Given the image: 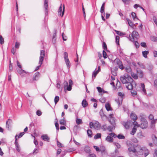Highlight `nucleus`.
<instances>
[{"mask_svg":"<svg viewBox=\"0 0 157 157\" xmlns=\"http://www.w3.org/2000/svg\"><path fill=\"white\" fill-rule=\"evenodd\" d=\"M120 80L123 84H125L126 87L128 89L130 90L132 89V84L134 83V82L130 75L125 74L121 77Z\"/></svg>","mask_w":157,"mask_h":157,"instance_id":"nucleus-1","label":"nucleus"},{"mask_svg":"<svg viewBox=\"0 0 157 157\" xmlns=\"http://www.w3.org/2000/svg\"><path fill=\"white\" fill-rule=\"evenodd\" d=\"M137 147L139 148L138 155H144V156L146 157L149 154L148 150L145 147H142L140 145H137Z\"/></svg>","mask_w":157,"mask_h":157,"instance_id":"nucleus-2","label":"nucleus"},{"mask_svg":"<svg viewBox=\"0 0 157 157\" xmlns=\"http://www.w3.org/2000/svg\"><path fill=\"white\" fill-rule=\"evenodd\" d=\"M45 56V51L44 50H41L40 52V56L39 58V64H40L37 66L36 68L35 71L38 70L41 67L42 64V62L44 60V58Z\"/></svg>","mask_w":157,"mask_h":157,"instance_id":"nucleus-3","label":"nucleus"},{"mask_svg":"<svg viewBox=\"0 0 157 157\" xmlns=\"http://www.w3.org/2000/svg\"><path fill=\"white\" fill-rule=\"evenodd\" d=\"M128 151L130 152L129 155H130L131 153H132L134 155L138 156V155L139 152L138 151L139 150V148L137 147V145L136 147V148L133 146H131L128 148Z\"/></svg>","mask_w":157,"mask_h":157,"instance_id":"nucleus-4","label":"nucleus"},{"mask_svg":"<svg viewBox=\"0 0 157 157\" xmlns=\"http://www.w3.org/2000/svg\"><path fill=\"white\" fill-rule=\"evenodd\" d=\"M140 120L141 122L140 127L143 129L146 128L148 126L147 121L144 117H141Z\"/></svg>","mask_w":157,"mask_h":157,"instance_id":"nucleus-5","label":"nucleus"},{"mask_svg":"<svg viewBox=\"0 0 157 157\" xmlns=\"http://www.w3.org/2000/svg\"><path fill=\"white\" fill-rule=\"evenodd\" d=\"M65 62L67 68L69 69L71 67V64L68 58V54L67 52H64L63 54Z\"/></svg>","mask_w":157,"mask_h":157,"instance_id":"nucleus-6","label":"nucleus"},{"mask_svg":"<svg viewBox=\"0 0 157 157\" xmlns=\"http://www.w3.org/2000/svg\"><path fill=\"white\" fill-rule=\"evenodd\" d=\"M139 36L138 33L136 31H134L132 33L131 36L130 35L129 36L130 40L132 41H133L135 40V39H137Z\"/></svg>","mask_w":157,"mask_h":157,"instance_id":"nucleus-7","label":"nucleus"},{"mask_svg":"<svg viewBox=\"0 0 157 157\" xmlns=\"http://www.w3.org/2000/svg\"><path fill=\"white\" fill-rule=\"evenodd\" d=\"M113 114H110L109 115L108 120L112 125H116L115 121V118L113 117Z\"/></svg>","mask_w":157,"mask_h":157,"instance_id":"nucleus-8","label":"nucleus"},{"mask_svg":"<svg viewBox=\"0 0 157 157\" xmlns=\"http://www.w3.org/2000/svg\"><path fill=\"white\" fill-rule=\"evenodd\" d=\"M133 122L129 121L127 122H124L122 124L126 129H128L132 125Z\"/></svg>","mask_w":157,"mask_h":157,"instance_id":"nucleus-9","label":"nucleus"},{"mask_svg":"<svg viewBox=\"0 0 157 157\" xmlns=\"http://www.w3.org/2000/svg\"><path fill=\"white\" fill-rule=\"evenodd\" d=\"M63 6L62 4H61V5L59 7L58 13V14L61 17H63L64 15V9H65V7H64V5L63 4V10L62 12V9Z\"/></svg>","mask_w":157,"mask_h":157,"instance_id":"nucleus-10","label":"nucleus"},{"mask_svg":"<svg viewBox=\"0 0 157 157\" xmlns=\"http://www.w3.org/2000/svg\"><path fill=\"white\" fill-rule=\"evenodd\" d=\"M17 135H16L15 137V141L14 142V144L15 146V147L16 150L20 152V146H19L18 143L17 141Z\"/></svg>","mask_w":157,"mask_h":157,"instance_id":"nucleus-11","label":"nucleus"},{"mask_svg":"<svg viewBox=\"0 0 157 157\" xmlns=\"http://www.w3.org/2000/svg\"><path fill=\"white\" fill-rule=\"evenodd\" d=\"M12 121L10 119H9L6 122V127L9 130L11 128L12 125Z\"/></svg>","mask_w":157,"mask_h":157,"instance_id":"nucleus-12","label":"nucleus"},{"mask_svg":"<svg viewBox=\"0 0 157 157\" xmlns=\"http://www.w3.org/2000/svg\"><path fill=\"white\" fill-rule=\"evenodd\" d=\"M18 73L22 76H24L25 74L28 73V72H26L25 71L22 70V68H20L17 70Z\"/></svg>","mask_w":157,"mask_h":157,"instance_id":"nucleus-13","label":"nucleus"},{"mask_svg":"<svg viewBox=\"0 0 157 157\" xmlns=\"http://www.w3.org/2000/svg\"><path fill=\"white\" fill-rule=\"evenodd\" d=\"M41 138L45 141L49 142L50 141V138L47 134H43L41 135Z\"/></svg>","mask_w":157,"mask_h":157,"instance_id":"nucleus-14","label":"nucleus"},{"mask_svg":"<svg viewBox=\"0 0 157 157\" xmlns=\"http://www.w3.org/2000/svg\"><path fill=\"white\" fill-rule=\"evenodd\" d=\"M40 73L37 72H36L33 75V81H37L38 80L40 77Z\"/></svg>","mask_w":157,"mask_h":157,"instance_id":"nucleus-15","label":"nucleus"},{"mask_svg":"<svg viewBox=\"0 0 157 157\" xmlns=\"http://www.w3.org/2000/svg\"><path fill=\"white\" fill-rule=\"evenodd\" d=\"M48 0H44V7L45 9V15H47L48 14Z\"/></svg>","mask_w":157,"mask_h":157,"instance_id":"nucleus-16","label":"nucleus"},{"mask_svg":"<svg viewBox=\"0 0 157 157\" xmlns=\"http://www.w3.org/2000/svg\"><path fill=\"white\" fill-rule=\"evenodd\" d=\"M140 88L142 91V92L143 94L146 95L147 93L146 92V90L145 89L144 84L141 83L140 84Z\"/></svg>","mask_w":157,"mask_h":157,"instance_id":"nucleus-17","label":"nucleus"},{"mask_svg":"<svg viewBox=\"0 0 157 157\" xmlns=\"http://www.w3.org/2000/svg\"><path fill=\"white\" fill-rule=\"evenodd\" d=\"M105 2L103 3L101 8L100 12L101 14H103L105 16Z\"/></svg>","mask_w":157,"mask_h":157,"instance_id":"nucleus-18","label":"nucleus"},{"mask_svg":"<svg viewBox=\"0 0 157 157\" xmlns=\"http://www.w3.org/2000/svg\"><path fill=\"white\" fill-rule=\"evenodd\" d=\"M100 127L101 125L98 122L96 121L94 123V128L95 129L98 130L100 128Z\"/></svg>","mask_w":157,"mask_h":157,"instance_id":"nucleus-19","label":"nucleus"},{"mask_svg":"<svg viewBox=\"0 0 157 157\" xmlns=\"http://www.w3.org/2000/svg\"><path fill=\"white\" fill-rule=\"evenodd\" d=\"M122 98H118V99L115 100V101L118 104V105L120 106L122 104Z\"/></svg>","mask_w":157,"mask_h":157,"instance_id":"nucleus-20","label":"nucleus"},{"mask_svg":"<svg viewBox=\"0 0 157 157\" xmlns=\"http://www.w3.org/2000/svg\"><path fill=\"white\" fill-rule=\"evenodd\" d=\"M137 75L139 77L142 78L144 76V73L142 71L140 70H137Z\"/></svg>","mask_w":157,"mask_h":157,"instance_id":"nucleus-21","label":"nucleus"},{"mask_svg":"<svg viewBox=\"0 0 157 157\" xmlns=\"http://www.w3.org/2000/svg\"><path fill=\"white\" fill-rule=\"evenodd\" d=\"M69 85L67 88V90L68 91H70L71 90V85H72L73 83L72 80L70 79L69 81Z\"/></svg>","mask_w":157,"mask_h":157,"instance_id":"nucleus-22","label":"nucleus"},{"mask_svg":"<svg viewBox=\"0 0 157 157\" xmlns=\"http://www.w3.org/2000/svg\"><path fill=\"white\" fill-rule=\"evenodd\" d=\"M115 128V125H109L107 127V130L109 132H112Z\"/></svg>","mask_w":157,"mask_h":157,"instance_id":"nucleus-23","label":"nucleus"},{"mask_svg":"<svg viewBox=\"0 0 157 157\" xmlns=\"http://www.w3.org/2000/svg\"><path fill=\"white\" fill-rule=\"evenodd\" d=\"M98 70H96V69H95V70L93 72V77L94 78L96 77L97 75L100 70V66H98Z\"/></svg>","mask_w":157,"mask_h":157,"instance_id":"nucleus-24","label":"nucleus"},{"mask_svg":"<svg viewBox=\"0 0 157 157\" xmlns=\"http://www.w3.org/2000/svg\"><path fill=\"white\" fill-rule=\"evenodd\" d=\"M130 117L134 121L136 120L137 119V117L136 114L133 113L131 114Z\"/></svg>","mask_w":157,"mask_h":157,"instance_id":"nucleus-25","label":"nucleus"},{"mask_svg":"<svg viewBox=\"0 0 157 157\" xmlns=\"http://www.w3.org/2000/svg\"><path fill=\"white\" fill-rule=\"evenodd\" d=\"M152 138L154 143L157 146V137L153 134L152 135Z\"/></svg>","mask_w":157,"mask_h":157,"instance_id":"nucleus-26","label":"nucleus"},{"mask_svg":"<svg viewBox=\"0 0 157 157\" xmlns=\"http://www.w3.org/2000/svg\"><path fill=\"white\" fill-rule=\"evenodd\" d=\"M105 140L111 143L113 141V138L109 136H108L105 138Z\"/></svg>","mask_w":157,"mask_h":157,"instance_id":"nucleus-27","label":"nucleus"},{"mask_svg":"<svg viewBox=\"0 0 157 157\" xmlns=\"http://www.w3.org/2000/svg\"><path fill=\"white\" fill-rule=\"evenodd\" d=\"M83 107L85 108L88 105V103L86 99H83L82 103Z\"/></svg>","mask_w":157,"mask_h":157,"instance_id":"nucleus-28","label":"nucleus"},{"mask_svg":"<svg viewBox=\"0 0 157 157\" xmlns=\"http://www.w3.org/2000/svg\"><path fill=\"white\" fill-rule=\"evenodd\" d=\"M59 123L60 124L63 125H66V121L65 120L64 117H63V119H61L59 121Z\"/></svg>","mask_w":157,"mask_h":157,"instance_id":"nucleus-29","label":"nucleus"},{"mask_svg":"<svg viewBox=\"0 0 157 157\" xmlns=\"http://www.w3.org/2000/svg\"><path fill=\"white\" fill-rule=\"evenodd\" d=\"M105 107L108 111L112 110V108L111 107L109 103H106L105 104Z\"/></svg>","mask_w":157,"mask_h":157,"instance_id":"nucleus-30","label":"nucleus"},{"mask_svg":"<svg viewBox=\"0 0 157 157\" xmlns=\"http://www.w3.org/2000/svg\"><path fill=\"white\" fill-rule=\"evenodd\" d=\"M143 56L145 58L147 57V55L148 54L149 52L147 51H145L142 52Z\"/></svg>","mask_w":157,"mask_h":157,"instance_id":"nucleus-31","label":"nucleus"},{"mask_svg":"<svg viewBox=\"0 0 157 157\" xmlns=\"http://www.w3.org/2000/svg\"><path fill=\"white\" fill-rule=\"evenodd\" d=\"M126 20L129 25L131 27H132L133 26V23L128 18Z\"/></svg>","mask_w":157,"mask_h":157,"instance_id":"nucleus-32","label":"nucleus"},{"mask_svg":"<svg viewBox=\"0 0 157 157\" xmlns=\"http://www.w3.org/2000/svg\"><path fill=\"white\" fill-rule=\"evenodd\" d=\"M101 137V134L100 133H97L94 137V138L95 139H97Z\"/></svg>","mask_w":157,"mask_h":157,"instance_id":"nucleus-33","label":"nucleus"},{"mask_svg":"<svg viewBox=\"0 0 157 157\" xmlns=\"http://www.w3.org/2000/svg\"><path fill=\"white\" fill-rule=\"evenodd\" d=\"M84 151L87 153H90V148L88 146H85L84 148Z\"/></svg>","mask_w":157,"mask_h":157,"instance_id":"nucleus-34","label":"nucleus"},{"mask_svg":"<svg viewBox=\"0 0 157 157\" xmlns=\"http://www.w3.org/2000/svg\"><path fill=\"white\" fill-rule=\"evenodd\" d=\"M87 133L89 137H91L92 136V132L90 130L88 129L87 130Z\"/></svg>","mask_w":157,"mask_h":157,"instance_id":"nucleus-35","label":"nucleus"},{"mask_svg":"<svg viewBox=\"0 0 157 157\" xmlns=\"http://www.w3.org/2000/svg\"><path fill=\"white\" fill-rule=\"evenodd\" d=\"M101 129L103 131H105L107 130V124H105L103 125L101 127Z\"/></svg>","mask_w":157,"mask_h":157,"instance_id":"nucleus-36","label":"nucleus"},{"mask_svg":"<svg viewBox=\"0 0 157 157\" xmlns=\"http://www.w3.org/2000/svg\"><path fill=\"white\" fill-rule=\"evenodd\" d=\"M131 75L132 77L135 79H137L138 78V75L135 73H131Z\"/></svg>","mask_w":157,"mask_h":157,"instance_id":"nucleus-37","label":"nucleus"},{"mask_svg":"<svg viewBox=\"0 0 157 157\" xmlns=\"http://www.w3.org/2000/svg\"><path fill=\"white\" fill-rule=\"evenodd\" d=\"M136 128L134 127L131 132V134L132 135H134L136 132Z\"/></svg>","mask_w":157,"mask_h":157,"instance_id":"nucleus-38","label":"nucleus"},{"mask_svg":"<svg viewBox=\"0 0 157 157\" xmlns=\"http://www.w3.org/2000/svg\"><path fill=\"white\" fill-rule=\"evenodd\" d=\"M115 62L117 63L118 66H119L122 63V62L119 59H116L115 60Z\"/></svg>","mask_w":157,"mask_h":157,"instance_id":"nucleus-39","label":"nucleus"},{"mask_svg":"<svg viewBox=\"0 0 157 157\" xmlns=\"http://www.w3.org/2000/svg\"><path fill=\"white\" fill-rule=\"evenodd\" d=\"M76 123L78 124H79L82 123V121L81 119H77L76 120Z\"/></svg>","mask_w":157,"mask_h":157,"instance_id":"nucleus-40","label":"nucleus"},{"mask_svg":"<svg viewBox=\"0 0 157 157\" xmlns=\"http://www.w3.org/2000/svg\"><path fill=\"white\" fill-rule=\"evenodd\" d=\"M59 100V97L58 96H56L54 98V102L55 105H56Z\"/></svg>","mask_w":157,"mask_h":157,"instance_id":"nucleus-41","label":"nucleus"},{"mask_svg":"<svg viewBox=\"0 0 157 157\" xmlns=\"http://www.w3.org/2000/svg\"><path fill=\"white\" fill-rule=\"evenodd\" d=\"M118 96H119V98H122V99H123L124 96V94L123 93L121 92H119L118 93Z\"/></svg>","mask_w":157,"mask_h":157,"instance_id":"nucleus-42","label":"nucleus"},{"mask_svg":"<svg viewBox=\"0 0 157 157\" xmlns=\"http://www.w3.org/2000/svg\"><path fill=\"white\" fill-rule=\"evenodd\" d=\"M126 71L128 73H130L131 72V69L129 67H127L125 68Z\"/></svg>","mask_w":157,"mask_h":157,"instance_id":"nucleus-43","label":"nucleus"},{"mask_svg":"<svg viewBox=\"0 0 157 157\" xmlns=\"http://www.w3.org/2000/svg\"><path fill=\"white\" fill-rule=\"evenodd\" d=\"M4 43V39L2 36L0 35V44H3Z\"/></svg>","mask_w":157,"mask_h":157,"instance_id":"nucleus-44","label":"nucleus"},{"mask_svg":"<svg viewBox=\"0 0 157 157\" xmlns=\"http://www.w3.org/2000/svg\"><path fill=\"white\" fill-rule=\"evenodd\" d=\"M100 101L101 103H104L106 101V99L104 97H101L100 99Z\"/></svg>","mask_w":157,"mask_h":157,"instance_id":"nucleus-45","label":"nucleus"},{"mask_svg":"<svg viewBox=\"0 0 157 157\" xmlns=\"http://www.w3.org/2000/svg\"><path fill=\"white\" fill-rule=\"evenodd\" d=\"M57 146L58 147H63V145L61 143L59 142L58 140L57 141Z\"/></svg>","mask_w":157,"mask_h":157,"instance_id":"nucleus-46","label":"nucleus"},{"mask_svg":"<svg viewBox=\"0 0 157 157\" xmlns=\"http://www.w3.org/2000/svg\"><path fill=\"white\" fill-rule=\"evenodd\" d=\"M102 47L105 50H106L107 49V47L106 44L105 42H103L102 44Z\"/></svg>","mask_w":157,"mask_h":157,"instance_id":"nucleus-47","label":"nucleus"},{"mask_svg":"<svg viewBox=\"0 0 157 157\" xmlns=\"http://www.w3.org/2000/svg\"><path fill=\"white\" fill-rule=\"evenodd\" d=\"M117 137L120 139H123L125 138V137L124 136L122 135L121 134H119Z\"/></svg>","mask_w":157,"mask_h":157,"instance_id":"nucleus-48","label":"nucleus"},{"mask_svg":"<svg viewBox=\"0 0 157 157\" xmlns=\"http://www.w3.org/2000/svg\"><path fill=\"white\" fill-rule=\"evenodd\" d=\"M120 37L119 36H117L116 37V43L118 44H119Z\"/></svg>","mask_w":157,"mask_h":157,"instance_id":"nucleus-49","label":"nucleus"},{"mask_svg":"<svg viewBox=\"0 0 157 157\" xmlns=\"http://www.w3.org/2000/svg\"><path fill=\"white\" fill-rule=\"evenodd\" d=\"M103 56L105 59L107 57V54L105 50L103 51Z\"/></svg>","mask_w":157,"mask_h":157,"instance_id":"nucleus-50","label":"nucleus"},{"mask_svg":"<svg viewBox=\"0 0 157 157\" xmlns=\"http://www.w3.org/2000/svg\"><path fill=\"white\" fill-rule=\"evenodd\" d=\"M113 144L115 145L117 148H119L121 147L120 145L118 143L114 142Z\"/></svg>","mask_w":157,"mask_h":157,"instance_id":"nucleus-51","label":"nucleus"},{"mask_svg":"<svg viewBox=\"0 0 157 157\" xmlns=\"http://www.w3.org/2000/svg\"><path fill=\"white\" fill-rule=\"evenodd\" d=\"M122 2L125 4L128 5L129 4L130 0H122Z\"/></svg>","mask_w":157,"mask_h":157,"instance_id":"nucleus-52","label":"nucleus"},{"mask_svg":"<svg viewBox=\"0 0 157 157\" xmlns=\"http://www.w3.org/2000/svg\"><path fill=\"white\" fill-rule=\"evenodd\" d=\"M116 33L119 35L122 36L123 35V33L118 31L115 30Z\"/></svg>","mask_w":157,"mask_h":157,"instance_id":"nucleus-53","label":"nucleus"},{"mask_svg":"<svg viewBox=\"0 0 157 157\" xmlns=\"http://www.w3.org/2000/svg\"><path fill=\"white\" fill-rule=\"evenodd\" d=\"M131 93L132 94V95L133 96H134L137 94V92L135 90H132L131 91Z\"/></svg>","mask_w":157,"mask_h":157,"instance_id":"nucleus-54","label":"nucleus"},{"mask_svg":"<svg viewBox=\"0 0 157 157\" xmlns=\"http://www.w3.org/2000/svg\"><path fill=\"white\" fill-rule=\"evenodd\" d=\"M134 44L136 48H138L139 47V44L137 41H135Z\"/></svg>","mask_w":157,"mask_h":157,"instance_id":"nucleus-55","label":"nucleus"},{"mask_svg":"<svg viewBox=\"0 0 157 157\" xmlns=\"http://www.w3.org/2000/svg\"><path fill=\"white\" fill-rule=\"evenodd\" d=\"M64 87L65 89L66 87H67L68 86V83L67 81H64L63 82Z\"/></svg>","mask_w":157,"mask_h":157,"instance_id":"nucleus-56","label":"nucleus"},{"mask_svg":"<svg viewBox=\"0 0 157 157\" xmlns=\"http://www.w3.org/2000/svg\"><path fill=\"white\" fill-rule=\"evenodd\" d=\"M97 89L99 93H101L103 89L100 87H97Z\"/></svg>","mask_w":157,"mask_h":157,"instance_id":"nucleus-57","label":"nucleus"},{"mask_svg":"<svg viewBox=\"0 0 157 157\" xmlns=\"http://www.w3.org/2000/svg\"><path fill=\"white\" fill-rule=\"evenodd\" d=\"M24 132H21L20 133V134L19 135H17V138H21V137H22V136L24 135Z\"/></svg>","mask_w":157,"mask_h":157,"instance_id":"nucleus-58","label":"nucleus"},{"mask_svg":"<svg viewBox=\"0 0 157 157\" xmlns=\"http://www.w3.org/2000/svg\"><path fill=\"white\" fill-rule=\"evenodd\" d=\"M109 135L111 137H117V135L114 133H111L109 134Z\"/></svg>","mask_w":157,"mask_h":157,"instance_id":"nucleus-59","label":"nucleus"},{"mask_svg":"<svg viewBox=\"0 0 157 157\" xmlns=\"http://www.w3.org/2000/svg\"><path fill=\"white\" fill-rule=\"evenodd\" d=\"M141 46L144 48H146L147 47L146 44L144 42H142L140 44Z\"/></svg>","mask_w":157,"mask_h":157,"instance_id":"nucleus-60","label":"nucleus"},{"mask_svg":"<svg viewBox=\"0 0 157 157\" xmlns=\"http://www.w3.org/2000/svg\"><path fill=\"white\" fill-rule=\"evenodd\" d=\"M20 44L19 43L16 42L15 44V47L16 48H19Z\"/></svg>","mask_w":157,"mask_h":157,"instance_id":"nucleus-61","label":"nucleus"},{"mask_svg":"<svg viewBox=\"0 0 157 157\" xmlns=\"http://www.w3.org/2000/svg\"><path fill=\"white\" fill-rule=\"evenodd\" d=\"M36 114L38 116H40L42 114V112L40 111L39 110H38L36 112Z\"/></svg>","mask_w":157,"mask_h":157,"instance_id":"nucleus-62","label":"nucleus"},{"mask_svg":"<svg viewBox=\"0 0 157 157\" xmlns=\"http://www.w3.org/2000/svg\"><path fill=\"white\" fill-rule=\"evenodd\" d=\"M148 118L151 120L154 119L153 116L151 114L149 115L148 117Z\"/></svg>","mask_w":157,"mask_h":157,"instance_id":"nucleus-63","label":"nucleus"},{"mask_svg":"<svg viewBox=\"0 0 157 157\" xmlns=\"http://www.w3.org/2000/svg\"><path fill=\"white\" fill-rule=\"evenodd\" d=\"M153 156L154 157H157V149L155 150Z\"/></svg>","mask_w":157,"mask_h":157,"instance_id":"nucleus-64","label":"nucleus"}]
</instances>
